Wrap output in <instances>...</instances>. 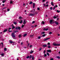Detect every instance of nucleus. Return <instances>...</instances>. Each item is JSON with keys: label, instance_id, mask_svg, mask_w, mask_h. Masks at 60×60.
Here are the masks:
<instances>
[{"label": "nucleus", "instance_id": "58836bf2", "mask_svg": "<svg viewBox=\"0 0 60 60\" xmlns=\"http://www.w3.org/2000/svg\"><path fill=\"white\" fill-rule=\"evenodd\" d=\"M7 50V49H6V48H5L4 49V51H6Z\"/></svg>", "mask_w": 60, "mask_h": 60}, {"label": "nucleus", "instance_id": "ea45409f", "mask_svg": "<svg viewBox=\"0 0 60 60\" xmlns=\"http://www.w3.org/2000/svg\"><path fill=\"white\" fill-rule=\"evenodd\" d=\"M1 55L2 56H4V53L1 54Z\"/></svg>", "mask_w": 60, "mask_h": 60}, {"label": "nucleus", "instance_id": "423d86ee", "mask_svg": "<svg viewBox=\"0 0 60 60\" xmlns=\"http://www.w3.org/2000/svg\"><path fill=\"white\" fill-rule=\"evenodd\" d=\"M47 52H49V53H51V49L48 50H47Z\"/></svg>", "mask_w": 60, "mask_h": 60}, {"label": "nucleus", "instance_id": "de8ad7c7", "mask_svg": "<svg viewBox=\"0 0 60 60\" xmlns=\"http://www.w3.org/2000/svg\"><path fill=\"white\" fill-rule=\"evenodd\" d=\"M38 39H41V37L40 36L38 37Z\"/></svg>", "mask_w": 60, "mask_h": 60}, {"label": "nucleus", "instance_id": "1a4fd4ad", "mask_svg": "<svg viewBox=\"0 0 60 60\" xmlns=\"http://www.w3.org/2000/svg\"><path fill=\"white\" fill-rule=\"evenodd\" d=\"M7 31V29H6L4 30L3 32L4 33H5Z\"/></svg>", "mask_w": 60, "mask_h": 60}, {"label": "nucleus", "instance_id": "c03bdc74", "mask_svg": "<svg viewBox=\"0 0 60 60\" xmlns=\"http://www.w3.org/2000/svg\"><path fill=\"white\" fill-rule=\"evenodd\" d=\"M54 19H56V16H54L53 17Z\"/></svg>", "mask_w": 60, "mask_h": 60}, {"label": "nucleus", "instance_id": "6ab92c4d", "mask_svg": "<svg viewBox=\"0 0 60 60\" xmlns=\"http://www.w3.org/2000/svg\"><path fill=\"white\" fill-rule=\"evenodd\" d=\"M26 35H27V34H25L23 35V37H25L26 36Z\"/></svg>", "mask_w": 60, "mask_h": 60}, {"label": "nucleus", "instance_id": "20e7f679", "mask_svg": "<svg viewBox=\"0 0 60 60\" xmlns=\"http://www.w3.org/2000/svg\"><path fill=\"white\" fill-rule=\"evenodd\" d=\"M49 22L51 24H52V23H54V22H53V20L51 19L50 20Z\"/></svg>", "mask_w": 60, "mask_h": 60}, {"label": "nucleus", "instance_id": "2eb2a0df", "mask_svg": "<svg viewBox=\"0 0 60 60\" xmlns=\"http://www.w3.org/2000/svg\"><path fill=\"white\" fill-rule=\"evenodd\" d=\"M34 11H35V10L34 9H33L31 11V12H34Z\"/></svg>", "mask_w": 60, "mask_h": 60}, {"label": "nucleus", "instance_id": "4c0bfd02", "mask_svg": "<svg viewBox=\"0 0 60 60\" xmlns=\"http://www.w3.org/2000/svg\"><path fill=\"white\" fill-rule=\"evenodd\" d=\"M43 5L45 7V6H46V4H44V3H43Z\"/></svg>", "mask_w": 60, "mask_h": 60}, {"label": "nucleus", "instance_id": "37998d69", "mask_svg": "<svg viewBox=\"0 0 60 60\" xmlns=\"http://www.w3.org/2000/svg\"><path fill=\"white\" fill-rule=\"evenodd\" d=\"M24 25H22V26L21 27L22 28H23V27H24Z\"/></svg>", "mask_w": 60, "mask_h": 60}, {"label": "nucleus", "instance_id": "69168bd1", "mask_svg": "<svg viewBox=\"0 0 60 60\" xmlns=\"http://www.w3.org/2000/svg\"><path fill=\"white\" fill-rule=\"evenodd\" d=\"M7 10L8 11H10V9H8Z\"/></svg>", "mask_w": 60, "mask_h": 60}, {"label": "nucleus", "instance_id": "f257e3e1", "mask_svg": "<svg viewBox=\"0 0 60 60\" xmlns=\"http://www.w3.org/2000/svg\"><path fill=\"white\" fill-rule=\"evenodd\" d=\"M11 36L12 38H13L14 37H15L16 36H15V33H12L11 35Z\"/></svg>", "mask_w": 60, "mask_h": 60}, {"label": "nucleus", "instance_id": "3c124183", "mask_svg": "<svg viewBox=\"0 0 60 60\" xmlns=\"http://www.w3.org/2000/svg\"><path fill=\"white\" fill-rule=\"evenodd\" d=\"M45 34H44L43 35V37H45Z\"/></svg>", "mask_w": 60, "mask_h": 60}, {"label": "nucleus", "instance_id": "72a5a7b5", "mask_svg": "<svg viewBox=\"0 0 60 60\" xmlns=\"http://www.w3.org/2000/svg\"><path fill=\"white\" fill-rule=\"evenodd\" d=\"M32 60H34V56H32Z\"/></svg>", "mask_w": 60, "mask_h": 60}, {"label": "nucleus", "instance_id": "bb28decb", "mask_svg": "<svg viewBox=\"0 0 60 60\" xmlns=\"http://www.w3.org/2000/svg\"><path fill=\"white\" fill-rule=\"evenodd\" d=\"M56 57L57 58H58V59H60V57H59V56H56Z\"/></svg>", "mask_w": 60, "mask_h": 60}, {"label": "nucleus", "instance_id": "a878e982", "mask_svg": "<svg viewBox=\"0 0 60 60\" xmlns=\"http://www.w3.org/2000/svg\"><path fill=\"white\" fill-rule=\"evenodd\" d=\"M60 12V11H58V10H57V12H58V13H59Z\"/></svg>", "mask_w": 60, "mask_h": 60}, {"label": "nucleus", "instance_id": "9d476101", "mask_svg": "<svg viewBox=\"0 0 60 60\" xmlns=\"http://www.w3.org/2000/svg\"><path fill=\"white\" fill-rule=\"evenodd\" d=\"M43 30L44 31H48V29L47 28V29H45V28H44L43 29Z\"/></svg>", "mask_w": 60, "mask_h": 60}, {"label": "nucleus", "instance_id": "6e6d98bb", "mask_svg": "<svg viewBox=\"0 0 60 60\" xmlns=\"http://www.w3.org/2000/svg\"><path fill=\"white\" fill-rule=\"evenodd\" d=\"M52 34V32H50L49 33V34Z\"/></svg>", "mask_w": 60, "mask_h": 60}, {"label": "nucleus", "instance_id": "473e14b6", "mask_svg": "<svg viewBox=\"0 0 60 60\" xmlns=\"http://www.w3.org/2000/svg\"><path fill=\"white\" fill-rule=\"evenodd\" d=\"M48 49H50V48H51V47H50V46H48Z\"/></svg>", "mask_w": 60, "mask_h": 60}, {"label": "nucleus", "instance_id": "c9c22d12", "mask_svg": "<svg viewBox=\"0 0 60 60\" xmlns=\"http://www.w3.org/2000/svg\"><path fill=\"white\" fill-rule=\"evenodd\" d=\"M42 24H45V22H44L43 21L42 22Z\"/></svg>", "mask_w": 60, "mask_h": 60}, {"label": "nucleus", "instance_id": "052dcab7", "mask_svg": "<svg viewBox=\"0 0 60 60\" xmlns=\"http://www.w3.org/2000/svg\"><path fill=\"white\" fill-rule=\"evenodd\" d=\"M42 1L43 2H44L45 1V0H42Z\"/></svg>", "mask_w": 60, "mask_h": 60}, {"label": "nucleus", "instance_id": "a19ab883", "mask_svg": "<svg viewBox=\"0 0 60 60\" xmlns=\"http://www.w3.org/2000/svg\"><path fill=\"white\" fill-rule=\"evenodd\" d=\"M50 8V10H52V7H51Z\"/></svg>", "mask_w": 60, "mask_h": 60}, {"label": "nucleus", "instance_id": "2f4dec72", "mask_svg": "<svg viewBox=\"0 0 60 60\" xmlns=\"http://www.w3.org/2000/svg\"><path fill=\"white\" fill-rule=\"evenodd\" d=\"M14 28H15V27L14 26H13L12 27V29H14Z\"/></svg>", "mask_w": 60, "mask_h": 60}, {"label": "nucleus", "instance_id": "09e8293b", "mask_svg": "<svg viewBox=\"0 0 60 60\" xmlns=\"http://www.w3.org/2000/svg\"><path fill=\"white\" fill-rule=\"evenodd\" d=\"M41 49H42L41 48H40L39 49V51H41Z\"/></svg>", "mask_w": 60, "mask_h": 60}, {"label": "nucleus", "instance_id": "4468645a", "mask_svg": "<svg viewBox=\"0 0 60 60\" xmlns=\"http://www.w3.org/2000/svg\"><path fill=\"white\" fill-rule=\"evenodd\" d=\"M22 22H23V21H22V20H20V22H19V23H20L21 24V23H22Z\"/></svg>", "mask_w": 60, "mask_h": 60}, {"label": "nucleus", "instance_id": "79ce46f5", "mask_svg": "<svg viewBox=\"0 0 60 60\" xmlns=\"http://www.w3.org/2000/svg\"><path fill=\"white\" fill-rule=\"evenodd\" d=\"M37 10H38V11H39V10H40V8H37Z\"/></svg>", "mask_w": 60, "mask_h": 60}, {"label": "nucleus", "instance_id": "603ef678", "mask_svg": "<svg viewBox=\"0 0 60 60\" xmlns=\"http://www.w3.org/2000/svg\"><path fill=\"white\" fill-rule=\"evenodd\" d=\"M2 2L3 3H5V1L3 0V1Z\"/></svg>", "mask_w": 60, "mask_h": 60}, {"label": "nucleus", "instance_id": "a211bd4d", "mask_svg": "<svg viewBox=\"0 0 60 60\" xmlns=\"http://www.w3.org/2000/svg\"><path fill=\"white\" fill-rule=\"evenodd\" d=\"M9 42L10 43H14V42L13 41H10Z\"/></svg>", "mask_w": 60, "mask_h": 60}, {"label": "nucleus", "instance_id": "f03ea898", "mask_svg": "<svg viewBox=\"0 0 60 60\" xmlns=\"http://www.w3.org/2000/svg\"><path fill=\"white\" fill-rule=\"evenodd\" d=\"M53 45L54 46H60V44H57L55 43L53 44Z\"/></svg>", "mask_w": 60, "mask_h": 60}, {"label": "nucleus", "instance_id": "39448f33", "mask_svg": "<svg viewBox=\"0 0 60 60\" xmlns=\"http://www.w3.org/2000/svg\"><path fill=\"white\" fill-rule=\"evenodd\" d=\"M34 15H35L34 14H33L32 13L29 14V16H33Z\"/></svg>", "mask_w": 60, "mask_h": 60}, {"label": "nucleus", "instance_id": "0eeeda50", "mask_svg": "<svg viewBox=\"0 0 60 60\" xmlns=\"http://www.w3.org/2000/svg\"><path fill=\"white\" fill-rule=\"evenodd\" d=\"M35 4L34 3H33V8H35Z\"/></svg>", "mask_w": 60, "mask_h": 60}, {"label": "nucleus", "instance_id": "7c9ffc66", "mask_svg": "<svg viewBox=\"0 0 60 60\" xmlns=\"http://www.w3.org/2000/svg\"><path fill=\"white\" fill-rule=\"evenodd\" d=\"M22 19V17H20L19 18V19Z\"/></svg>", "mask_w": 60, "mask_h": 60}, {"label": "nucleus", "instance_id": "7ed1b4c3", "mask_svg": "<svg viewBox=\"0 0 60 60\" xmlns=\"http://www.w3.org/2000/svg\"><path fill=\"white\" fill-rule=\"evenodd\" d=\"M15 29H16V30L19 29V30H20L21 29V28H20V26H18V27H16L15 28Z\"/></svg>", "mask_w": 60, "mask_h": 60}, {"label": "nucleus", "instance_id": "6e6552de", "mask_svg": "<svg viewBox=\"0 0 60 60\" xmlns=\"http://www.w3.org/2000/svg\"><path fill=\"white\" fill-rule=\"evenodd\" d=\"M49 39H50V38H46L45 40H44L43 41H47V40H49Z\"/></svg>", "mask_w": 60, "mask_h": 60}, {"label": "nucleus", "instance_id": "bf43d9fd", "mask_svg": "<svg viewBox=\"0 0 60 60\" xmlns=\"http://www.w3.org/2000/svg\"><path fill=\"white\" fill-rule=\"evenodd\" d=\"M11 27H10L8 29L9 30H11Z\"/></svg>", "mask_w": 60, "mask_h": 60}, {"label": "nucleus", "instance_id": "c756f323", "mask_svg": "<svg viewBox=\"0 0 60 60\" xmlns=\"http://www.w3.org/2000/svg\"><path fill=\"white\" fill-rule=\"evenodd\" d=\"M46 54L47 55H48V56H49V54L47 52Z\"/></svg>", "mask_w": 60, "mask_h": 60}, {"label": "nucleus", "instance_id": "9b49d317", "mask_svg": "<svg viewBox=\"0 0 60 60\" xmlns=\"http://www.w3.org/2000/svg\"><path fill=\"white\" fill-rule=\"evenodd\" d=\"M26 24V22L25 20H24L23 21V24L24 25H25V24Z\"/></svg>", "mask_w": 60, "mask_h": 60}, {"label": "nucleus", "instance_id": "8fccbe9b", "mask_svg": "<svg viewBox=\"0 0 60 60\" xmlns=\"http://www.w3.org/2000/svg\"><path fill=\"white\" fill-rule=\"evenodd\" d=\"M10 4H12V1H11L10 2Z\"/></svg>", "mask_w": 60, "mask_h": 60}, {"label": "nucleus", "instance_id": "393cba45", "mask_svg": "<svg viewBox=\"0 0 60 60\" xmlns=\"http://www.w3.org/2000/svg\"><path fill=\"white\" fill-rule=\"evenodd\" d=\"M14 33H17V32H18V30H15L14 31Z\"/></svg>", "mask_w": 60, "mask_h": 60}, {"label": "nucleus", "instance_id": "f8f14e48", "mask_svg": "<svg viewBox=\"0 0 60 60\" xmlns=\"http://www.w3.org/2000/svg\"><path fill=\"white\" fill-rule=\"evenodd\" d=\"M47 46V45L46 44L43 45V47H46Z\"/></svg>", "mask_w": 60, "mask_h": 60}, {"label": "nucleus", "instance_id": "774afa93", "mask_svg": "<svg viewBox=\"0 0 60 60\" xmlns=\"http://www.w3.org/2000/svg\"><path fill=\"white\" fill-rule=\"evenodd\" d=\"M59 29H60V26H59Z\"/></svg>", "mask_w": 60, "mask_h": 60}, {"label": "nucleus", "instance_id": "c85d7f7f", "mask_svg": "<svg viewBox=\"0 0 60 60\" xmlns=\"http://www.w3.org/2000/svg\"><path fill=\"white\" fill-rule=\"evenodd\" d=\"M44 56L45 57H46L47 56L46 54H44Z\"/></svg>", "mask_w": 60, "mask_h": 60}, {"label": "nucleus", "instance_id": "a18cd8bd", "mask_svg": "<svg viewBox=\"0 0 60 60\" xmlns=\"http://www.w3.org/2000/svg\"><path fill=\"white\" fill-rule=\"evenodd\" d=\"M44 54H45V53H46V51L45 50H44Z\"/></svg>", "mask_w": 60, "mask_h": 60}, {"label": "nucleus", "instance_id": "5701e85b", "mask_svg": "<svg viewBox=\"0 0 60 60\" xmlns=\"http://www.w3.org/2000/svg\"><path fill=\"white\" fill-rule=\"evenodd\" d=\"M34 52V51H32V50H31V52H30V54H32V53H33Z\"/></svg>", "mask_w": 60, "mask_h": 60}, {"label": "nucleus", "instance_id": "f3484780", "mask_svg": "<svg viewBox=\"0 0 60 60\" xmlns=\"http://www.w3.org/2000/svg\"><path fill=\"white\" fill-rule=\"evenodd\" d=\"M55 24H56L57 25H58V24H59L58 22H55Z\"/></svg>", "mask_w": 60, "mask_h": 60}, {"label": "nucleus", "instance_id": "49530a36", "mask_svg": "<svg viewBox=\"0 0 60 60\" xmlns=\"http://www.w3.org/2000/svg\"><path fill=\"white\" fill-rule=\"evenodd\" d=\"M21 36L20 35H19V38H20V37H21Z\"/></svg>", "mask_w": 60, "mask_h": 60}, {"label": "nucleus", "instance_id": "13d9d810", "mask_svg": "<svg viewBox=\"0 0 60 60\" xmlns=\"http://www.w3.org/2000/svg\"><path fill=\"white\" fill-rule=\"evenodd\" d=\"M48 6H49V5L47 4L46 5V7H48Z\"/></svg>", "mask_w": 60, "mask_h": 60}, {"label": "nucleus", "instance_id": "338daca9", "mask_svg": "<svg viewBox=\"0 0 60 60\" xmlns=\"http://www.w3.org/2000/svg\"><path fill=\"white\" fill-rule=\"evenodd\" d=\"M37 25H36L35 26H34L35 27H37Z\"/></svg>", "mask_w": 60, "mask_h": 60}, {"label": "nucleus", "instance_id": "ddd939ff", "mask_svg": "<svg viewBox=\"0 0 60 60\" xmlns=\"http://www.w3.org/2000/svg\"><path fill=\"white\" fill-rule=\"evenodd\" d=\"M51 5H52V6H54V4H53V1H52L51 2Z\"/></svg>", "mask_w": 60, "mask_h": 60}, {"label": "nucleus", "instance_id": "4d7b16f0", "mask_svg": "<svg viewBox=\"0 0 60 60\" xmlns=\"http://www.w3.org/2000/svg\"><path fill=\"white\" fill-rule=\"evenodd\" d=\"M50 60H54V59L53 58H52L50 59Z\"/></svg>", "mask_w": 60, "mask_h": 60}, {"label": "nucleus", "instance_id": "e433bc0d", "mask_svg": "<svg viewBox=\"0 0 60 60\" xmlns=\"http://www.w3.org/2000/svg\"><path fill=\"white\" fill-rule=\"evenodd\" d=\"M41 34H45V32H43L41 33Z\"/></svg>", "mask_w": 60, "mask_h": 60}, {"label": "nucleus", "instance_id": "412c9836", "mask_svg": "<svg viewBox=\"0 0 60 60\" xmlns=\"http://www.w3.org/2000/svg\"><path fill=\"white\" fill-rule=\"evenodd\" d=\"M13 23L14 24H15V25H16V24H17V22H13Z\"/></svg>", "mask_w": 60, "mask_h": 60}, {"label": "nucleus", "instance_id": "5fc2aeb1", "mask_svg": "<svg viewBox=\"0 0 60 60\" xmlns=\"http://www.w3.org/2000/svg\"><path fill=\"white\" fill-rule=\"evenodd\" d=\"M55 7H58V6L57 5H56L55 6Z\"/></svg>", "mask_w": 60, "mask_h": 60}, {"label": "nucleus", "instance_id": "f704fd0d", "mask_svg": "<svg viewBox=\"0 0 60 60\" xmlns=\"http://www.w3.org/2000/svg\"><path fill=\"white\" fill-rule=\"evenodd\" d=\"M32 46H33V45H31L30 46V48H32Z\"/></svg>", "mask_w": 60, "mask_h": 60}, {"label": "nucleus", "instance_id": "864d4df0", "mask_svg": "<svg viewBox=\"0 0 60 60\" xmlns=\"http://www.w3.org/2000/svg\"><path fill=\"white\" fill-rule=\"evenodd\" d=\"M34 23H35V21H33L32 22V24H34Z\"/></svg>", "mask_w": 60, "mask_h": 60}, {"label": "nucleus", "instance_id": "680f3d73", "mask_svg": "<svg viewBox=\"0 0 60 60\" xmlns=\"http://www.w3.org/2000/svg\"><path fill=\"white\" fill-rule=\"evenodd\" d=\"M37 12H35V13L34 14L35 15V14H37Z\"/></svg>", "mask_w": 60, "mask_h": 60}, {"label": "nucleus", "instance_id": "aec40b11", "mask_svg": "<svg viewBox=\"0 0 60 60\" xmlns=\"http://www.w3.org/2000/svg\"><path fill=\"white\" fill-rule=\"evenodd\" d=\"M34 35H30V37H33L34 36Z\"/></svg>", "mask_w": 60, "mask_h": 60}, {"label": "nucleus", "instance_id": "0e129e2a", "mask_svg": "<svg viewBox=\"0 0 60 60\" xmlns=\"http://www.w3.org/2000/svg\"><path fill=\"white\" fill-rule=\"evenodd\" d=\"M59 18H57V19L58 20H59Z\"/></svg>", "mask_w": 60, "mask_h": 60}, {"label": "nucleus", "instance_id": "cd10ccee", "mask_svg": "<svg viewBox=\"0 0 60 60\" xmlns=\"http://www.w3.org/2000/svg\"><path fill=\"white\" fill-rule=\"evenodd\" d=\"M47 44H48V45L49 46V45H50V43L48 42L47 43Z\"/></svg>", "mask_w": 60, "mask_h": 60}, {"label": "nucleus", "instance_id": "dca6fc26", "mask_svg": "<svg viewBox=\"0 0 60 60\" xmlns=\"http://www.w3.org/2000/svg\"><path fill=\"white\" fill-rule=\"evenodd\" d=\"M32 56L31 55H30V56H29V59H31L32 58Z\"/></svg>", "mask_w": 60, "mask_h": 60}, {"label": "nucleus", "instance_id": "e2e57ef3", "mask_svg": "<svg viewBox=\"0 0 60 60\" xmlns=\"http://www.w3.org/2000/svg\"><path fill=\"white\" fill-rule=\"evenodd\" d=\"M55 7H54L53 8V10H55Z\"/></svg>", "mask_w": 60, "mask_h": 60}, {"label": "nucleus", "instance_id": "4be33fe9", "mask_svg": "<svg viewBox=\"0 0 60 60\" xmlns=\"http://www.w3.org/2000/svg\"><path fill=\"white\" fill-rule=\"evenodd\" d=\"M33 4V2L32 1H30L29 3L30 4Z\"/></svg>", "mask_w": 60, "mask_h": 60}, {"label": "nucleus", "instance_id": "b1692460", "mask_svg": "<svg viewBox=\"0 0 60 60\" xmlns=\"http://www.w3.org/2000/svg\"><path fill=\"white\" fill-rule=\"evenodd\" d=\"M26 58L27 59H28L29 58V56H28L27 57H26Z\"/></svg>", "mask_w": 60, "mask_h": 60}]
</instances>
